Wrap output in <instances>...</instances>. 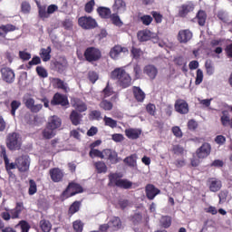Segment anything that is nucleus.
I'll list each match as a JSON object with an SVG mask.
<instances>
[{
	"label": "nucleus",
	"mask_w": 232,
	"mask_h": 232,
	"mask_svg": "<svg viewBox=\"0 0 232 232\" xmlns=\"http://www.w3.org/2000/svg\"><path fill=\"white\" fill-rule=\"evenodd\" d=\"M110 77L113 81H117L121 88H128V86H130L131 84V76L126 72V70H124L123 67L114 69L111 72Z\"/></svg>",
	"instance_id": "obj_1"
},
{
	"label": "nucleus",
	"mask_w": 232,
	"mask_h": 232,
	"mask_svg": "<svg viewBox=\"0 0 232 232\" xmlns=\"http://www.w3.org/2000/svg\"><path fill=\"white\" fill-rule=\"evenodd\" d=\"M5 144L11 151H17L18 150H21V146H23V139L19 134L13 132L8 134L5 140Z\"/></svg>",
	"instance_id": "obj_2"
},
{
	"label": "nucleus",
	"mask_w": 232,
	"mask_h": 232,
	"mask_svg": "<svg viewBox=\"0 0 232 232\" xmlns=\"http://www.w3.org/2000/svg\"><path fill=\"white\" fill-rule=\"evenodd\" d=\"M109 179V186H117L118 188H123L124 189L131 188V182L128 179H121L119 174H111Z\"/></svg>",
	"instance_id": "obj_3"
},
{
	"label": "nucleus",
	"mask_w": 232,
	"mask_h": 232,
	"mask_svg": "<svg viewBox=\"0 0 232 232\" xmlns=\"http://www.w3.org/2000/svg\"><path fill=\"white\" fill-rule=\"evenodd\" d=\"M77 193H82V187L77 183H71L63 192L61 198L62 200H66V198H70V197H73V195H77Z\"/></svg>",
	"instance_id": "obj_4"
},
{
	"label": "nucleus",
	"mask_w": 232,
	"mask_h": 232,
	"mask_svg": "<svg viewBox=\"0 0 232 232\" xmlns=\"http://www.w3.org/2000/svg\"><path fill=\"white\" fill-rule=\"evenodd\" d=\"M84 57L89 63L99 61L102 57L101 51L95 47H89L84 52Z\"/></svg>",
	"instance_id": "obj_5"
},
{
	"label": "nucleus",
	"mask_w": 232,
	"mask_h": 232,
	"mask_svg": "<svg viewBox=\"0 0 232 232\" xmlns=\"http://www.w3.org/2000/svg\"><path fill=\"white\" fill-rule=\"evenodd\" d=\"M79 25L84 30H92L97 26V22L92 16H82L78 19Z\"/></svg>",
	"instance_id": "obj_6"
},
{
	"label": "nucleus",
	"mask_w": 232,
	"mask_h": 232,
	"mask_svg": "<svg viewBox=\"0 0 232 232\" xmlns=\"http://www.w3.org/2000/svg\"><path fill=\"white\" fill-rule=\"evenodd\" d=\"M24 102L26 108L33 111V113H38V111H41V110H43V104H35V100L32 97L25 96L24 98Z\"/></svg>",
	"instance_id": "obj_7"
},
{
	"label": "nucleus",
	"mask_w": 232,
	"mask_h": 232,
	"mask_svg": "<svg viewBox=\"0 0 232 232\" xmlns=\"http://www.w3.org/2000/svg\"><path fill=\"white\" fill-rule=\"evenodd\" d=\"M16 168L19 171L24 172L30 169V157L24 155L16 159Z\"/></svg>",
	"instance_id": "obj_8"
},
{
	"label": "nucleus",
	"mask_w": 232,
	"mask_h": 232,
	"mask_svg": "<svg viewBox=\"0 0 232 232\" xmlns=\"http://www.w3.org/2000/svg\"><path fill=\"white\" fill-rule=\"evenodd\" d=\"M138 39L141 43L150 41V39H153L154 43H157V41H159L157 38V34L151 33V31L150 30H143V31L138 32Z\"/></svg>",
	"instance_id": "obj_9"
},
{
	"label": "nucleus",
	"mask_w": 232,
	"mask_h": 232,
	"mask_svg": "<svg viewBox=\"0 0 232 232\" xmlns=\"http://www.w3.org/2000/svg\"><path fill=\"white\" fill-rule=\"evenodd\" d=\"M174 108L178 113H180V115L189 113V105L184 100H177Z\"/></svg>",
	"instance_id": "obj_10"
},
{
	"label": "nucleus",
	"mask_w": 232,
	"mask_h": 232,
	"mask_svg": "<svg viewBox=\"0 0 232 232\" xmlns=\"http://www.w3.org/2000/svg\"><path fill=\"white\" fill-rule=\"evenodd\" d=\"M208 187L209 191L217 193V191H220V189H222V181L217 178H210L208 180Z\"/></svg>",
	"instance_id": "obj_11"
},
{
	"label": "nucleus",
	"mask_w": 232,
	"mask_h": 232,
	"mask_svg": "<svg viewBox=\"0 0 232 232\" xmlns=\"http://www.w3.org/2000/svg\"><path fill=\"white\" fill-rule=\"evenodd\" d=\"M209 153H211V145L209 143H203L196 151L198 159H206Z\"/></svg>",
	"instance_id": "obj_12"
},
{
	"label": "nucleus",
	"mask_w": 232,
	"mask_h": 232,
	"mask_svg": "<svg viewBox=\"0 0 232 232\" xmlns=\"http://www.w3.org/2000/svg\"><path fill=\"white\" fill-rule=\"evenodd\" d=\"M2 79L5 82L12 83L15 81V73L10 68H3L1 70Z\"/></svg>",
	"instance_id": "obj_13"
},
{
	"label": "nucleus",
	"mask_w": 232,
	"mask_h": 232,
	"mask_svg": "<svg viewBox=\"0 0 232 232\" xmlns=\"http://www.w3.org/2000/svg\"><path fill=\"white\" fill-rule=\"evenodd\" d=\"M195 10V5L191 2H188L187 4H183L179 7V17H186L189 12H193Z\"/></svg>",
	"instance_id": "obj_14"
},
{
	"label": "nucleus",
	"mask_w": 232,
	"mask_h": 232,
	"mask_svg": "<svg viewBox=\"0 0 232 232\" xmlns=\"http://www.w3.org/2000/svg\"><path fill=\"white\" fill-rule=\"evenodd\" d=\"M117 157H118L117 152H115L114 150H111L110 149H106L102 150V159H105V160L107 159L112 164H116V162H118Z\"/></svg>",
	"instance_id": "obj_15"
},
{
	"label": "nucleus",
	"mask_w": 232,
	"mask_h": 232,
	"mask_svg": "<svg viewBox=\"0 0 232 232\" xmlns=\"http://www.w3.org/2000/svg\"><path fill=\"white\" fill-rule=\"evenodd\" d=\"M193 38V33L191 31L185 29L179 32L178 34V41H179L182 44H186L188 41H191Z\"/></svg>",
	"instance_id": "obj_16"
},
{
	"label": "nucleus",
	"mask_w": 232,
	"mask_h": 232,
	"mask_svg": "<svg viewBox=\"0 0 232 232\" xmlns=\"http://www.w3.org/2000/svg\"><path fill=\"white\" fill-rule=\"evenodd\" d=\"M51 104L53 106H56L57 104H61V106H67L68 104V98L61 93H55L53 100L51 101Z\"/></svg>",
	"instance_id": "obj_17"
},
{
	"label": "nucleus",
	"mask_w": 232,
	"mask_h": 232,
	"mask_svg": "<svg viewBox=\"0 0 232 232\" xmlns=\"http://www.w3.org/2000/svg\"><path fill=\"white\" fill-rule=\"evenodd\" d=\"M49 173L53 182H61L63 180V177H64L63 170L58 168L50 169Z\"/></svg>",
	"instance_id": "obj_18"
},
{
	"label": "nucleus",
	"mask_w": 232,
	"mask_h": 232,
	"mask_svg": "<svg viewBox=\"0 0 232 232\" xmlns=\"http://www.w3.org/2000/svg\"><path fill=\"white\" fill-rule=\"evenodd\" d=\"M71 104L72 107L75 108L77 111H80V113H82V111H86V110H88V106H86V103L77 98H73L71 101Z\"/></svg>",
	"instance_id": "obj_19"
},
{
	"label": "nucleus",
	"mask_w": 232,
	"mask_h": 232,
	"mask_svg": "<svg viewBox=\"0 0 232 232\" xmlns=\"http://www.w3.org/2000/svg\"><path fill=\"white\" fill-rule=\"evenodd\" d=\"M51 83L53 88H59L60 90H63V92H70V87H68V84L63 82V80L59 78H51Z\"/></svg>",
	"instance_id": "obj_20"
},
{
	"label": "nucleus",
	"mask_w": 232,
	"mask_h": 232,
	"mask_svg": "<svg viewBox=\"0 0 232 232\" xmlns=\"http://www.w3.org/2000/svg\"><path fill=\"white\" fill-rule=\"evenodd\" d=\"M160 193V190L155 188L153 185L149 184L146 186V196L149 200H153Z\"/></svg>",
	"instance_id": "obj_21"
},
{
	"label": "nucleus",
	"mask_w": 232,
	"mask_h": 232,
	"mask_svg": "<svg viewBox=\"0 0 232 232\" xmlns=\"http://www.w3.org/2000/svg\"><path fill=\"white\" fill-rule=\"evenodd\" d=\"M142 130L140 129L130 128L125 130L126 137H128V139H130L131 140H136V139H139Z\"/></svg>",
	"instance_id": "obj_22"
},
{
	"label": "nucleus",
	"mask_w": 232,
	"mask_h": 232,
	"mask_svg": "<svg viewBox=\"0 0 232 232\" xmlns=\"http://www.w3.org/2000/svg\"><path fill=\"white\" fill-rule=\"evenodd\" d=\"M122 227V222L121 221V218L114 217L111 218L109 221V229L111 231H119Z\"/></svg>",
	"instance_id": "obj_23"
},
{
	"label": "nucleus",
	"mask_w": 232,
	"mask_h": 232,
	"mask_svg": "<svg viewBox=\"0 0 232 232\" xmlns=\"http://www.w3.org/2000/svg\"><path fill=\"white\" fill-rule=\"evenodd\" d=\"M63 124V121H61V118L57 116H51L48 120V124L47 126L51 128V130H57L59 127Z\"/></svg>",
	"instance_id": "obj_24"
},
{
	"label": "nucleus",
	"mask_w": 232,
	"mask_h": 232,
	"mask_svg": "<svg viewBox=\"0 0 232 232\" xmlns=\"http://www.w3.org/2000/svg\"><path fill=\"white\" fill-rule=\"evenodd\" d=\"M143 73H146L150 79H155L159 73V71L154 65H147L143 69Z\"/></svg>",
	"instance_id": "obj_25"
},
{
	"label": "nucleus",
	"mask_w": 232,
	"mask_h": 232,
	"mask_svg": "<svg viewBox=\"0 0 232 232\" xmlns=\"http://www.w3.org/2000/svg\"><path fill=\"white\" fill-rule=\"evenodd\" d=\"M70 120L73 126H79L82 121V114L77 112V111H72L70 115Z\"/></svg>",
	"instance_id": "obj_26"
},
{
	"label": "nucleus",
	"mask_w": 232,
	"mask_h": 232,
	"mask_svg": "<svg viewBox=\"0 0 232 232\" xmlns=\"http://www.w3.org/2000/svg\"><path fill=\"white\" fill-rule=\"evenodd\" d=\"M122 52H128V49L122 48L121 45H116L111 50L110 55L111 59H119V55H121Z\"/></svg>",
	"instance_id": "obj_27"
},
{
	"label": "nucleus",
	"mask_w": 232,
	"mask_h": 232,
	"mask_svg": "<svg viewBox=\"0 0 232 232\" xmlns=\"http://www.w3.org/2000/svg\"><path fill=\"white\" fill-rule=\"evenodd\" d=\"M132 90L136 101H138V102H143L144 99H146V94L142 92V89L140 87H133Z\"/></svg>",
	"instance_id": "obj_28"
},
{
	"label": "nucleus",
	"mask_w": 232,
	"mask_h": 232,
	"mask_svg": "<svg viewBox=\"0 0 232 232\" xmlns=\"http://www.w3.org/2000/svg\"><path fill=\"white\" fill-rule=\"evenodd\" d=\"M50 53H52L51 46L47 47L46 49L44 48L41 49L40 57H42L44 63H48V61H50V59L52 58Z\"/></svg>",
	"instance_id": "obj_29"
},
{
	"label": "nucleus",
	"mask_w": 232,
	"mask_h": 232,
	"mask_svg": "<svg viewBox=\"0 0 232 232\" xmlns=\"http://www.w3.org/2000/svg\"><path fill=\"white\" fill-rule=\"evenodd\" d=\"M113 8L122 14V12H126V2L124 0H115Z\"/></svg>",
	"instance_id": "obj_30"
},
{
	"label": "nucleus",
	"mask_w": 232,
	"mask_h": 232,
	"mask_svg": "<svg viewBox=\"0 0 232 232\" xmlns=\"http://www.w3.org/2000/svg\"><path fill=\"white\" fill-rule=\"evenodd\" d=\"M21 211H23V203H17L16 207L9 211L11 218H19Z\"/></svg>",
	"instance_id": "obj_31"
},
{
	"label": "nucleus",
	"mask_w": 232,
	"mask_h": 232,
	"mask_svg": "<svg viewBox=\"0 0 232 232\" xmlns=\"http://www.w3.org/2000/svg\"><path fill=\"white\" fill-rule=\"evenodd\" d=\"M15 31V26L12 24H6L0 26V37H6L8 32Z\"/></svg>",
	"instance_id": "obj_32"
},
{
	"label": "nucleus",
	"mask_w": 232,
	"mask_h": 232,
	"mask_svg": "<svg viewBox=\"0 0 232 232\" xmlns=\"http://www.w3.org/2000/svg\"><path fill=\"white\" fill-rule=\"evenodd\" d=\"M98 14L103 19H110L111 17V10L108 7H99Z\"/></svg>",
	"instance_id": "obj_33"
},
{
	"label": "nucleus",
	"mask_w": 232,
	"mask_h": 232,
	"mask_svg": "<svg viewBox=\"0 0 232 232\" xmlns=\"http://www.w3.org/2000/svg\"><path fill=\"white\" fill-rule=\"evenodd\" d=\"M93 165L97 173H106L108 171V167L106 166V163L102 161H96L93 163Z\"/></svg>",
	"instance_id": "obj_34"
},
{
	"label": "nucleus",
	"mask_w": 232,
	"mask_h": 232,
	"mask_svg": "<svg viewBox=\"0 0 232 232\" xmlns=\"http://www.w3.org/2000/svg\"><path fill=\"white\" fill-rule=\"evenodd\" d=\"M160 224L161 227L168 229L171 226V217L169 216H162L160 219Z\"/></svg>",
	"instance_id": "obj_35"
},
{
	"label": "nucleus",
	"mask_w": 232,
	"mask_h": 232,
	"mask_svg": "<svg viewBox=\"0 0 232 232\" xmlns=\"http://www.w3.org/2000/svg\"><path fill=\"white\" fill-rule=\"evenodd\" d=\"M56 134H57V132L53 129L48 127V125L43 130L44 139H53V136L56 135Z\"/></svg>",
	"instance_id": "obj_36"
},
{
	"label": "nucleus",
	"mask_w": 232,
	"mask_h": 232,
	"mask_svg": "<svg viewBox=\"0 0 232 232\" xmlns=\"http://www.w3.org/2000/svg\"><path fill=\"white\" fill-rule=\"evenodd\" d=\"M137 154H132L130 157L124 159L125 164L130 166L131 168H135L137 166Z\"/></svg>",
	"instance_id": "obj_37"
},
{
	"label": "nucleus",
	"mask_w": 232,
	"mask_h": 232,
	"mask_svg": "<svg viewBox=\"0 0 232 232\" xmlns=\"http://www.w3.org/2000/svg\"><path fill=\"white\" fill-rule=\"evenodd\" d=\"M100 108L104 111H111L113 110V103L110 101L103 100L100 102Z\"/></svg>",
	"instance_id": "obj_38"
},
{
	"label": "nucleus",
	"mask_w": 232,
	"mask_h": 232,
	"mask_svg": "<svg viewBox=\"0 0 232 232\" xmlns=\"http://www.w3.org/2000/svg\"><path fill=\"white\" fill-rule=\"evenodd\" d=\"M197 19L199 26H204L206 24V19H208V15L204 11H198L197 14Z\"/></svg>",
	"instance_id": "obj_39"
},
{
	"label": "nucleus",
	"mask_w": 232,
	"mask_h": 232,
	"mask_svg": "<svg viewBox=\"0 0 232 232\" xmlns=\"http://www.w3.org/2000/svg\"><path fill=\"white\" fill-rule=\"evenodd\" d=\"M40 227L44 232H50L52 230V223L48 220L43 219L40 221Z\"/></svg>",
	"instance_id": "obj_40"
},
{
	"label": "nucleus",
	"mask_w": 232,
	"mask_h": 232,
	"mask_svg": "<svg viewBox=\"0 0 232 232\" xmlns=\"http://www.w3.org/2000/svg\"><path fill=\"white\" fill-rule=\"evenodd\" d=\"M103 122L105 123V126H109V128H117V121L108 116H104Z\"/></svg>",
	"instance_id": "obj_41"
},
{
	"label": "nucleus",
	"mask_w": 232,
	"mask_h": 232,
	"mask_svg": "<svg viewBox=\"0 0 232 232\" xmlns=\"http://www.w3.org/2000/svg\"><path fill=\"white\" fill-rule=\"evenodd\" d=\"M38 8H39V17H41V19H48L50 17V14L48 11H46L45 6L38 5Z\"/></svg>",
	"instance_id": "obj_42"
},
{
	"label": "nucleus",
	"mask_w": 232,
	"mask_h": 232,
	"mask_svg": "<svg viewBox=\"0 0 232 232\" xmlns=\"http://www.w3.org/2000/svg\"><path fill=\"white\" fill-rule=\"evenodd\" d=\"M72 227L75 232H82V229L84 228V223L81 220H76L72 223Z\"/></svg>",
	"instance_id": "obj_43"
},
{
	"label": "nucleus",
	"mask_w": 232,
	"mask_h": 232,
	"mask_svg": "<svg viewBox=\"0 0 232 232\" xmlns=\"http://www.w3.org/2000/svg\"><path fill=\"white\" fill-rule=\"evenodd\" d=\"M21 106V102L19 101H13L11 102V114L15 117V111H17V110H19Z\"/></svg>",
	"instance_id": "obj_44"
},
{
	"label": "nucleus",
	"mask_w": 232,
	"mask_h": 232,
	"mask_svg": "<svg viewBox=\"0 0 232 232\" xmlns=\"http://www.w3.org/2000/svg\"><path fill=\"white\" fill-rule=\"evenodd\" d=\"M4 160H5V168L6 169H15V168H17V163H10V160H8V156L4 155Z\"/></svg>",
	"instance_id": "obj_45"
},
{
	"label": "nucleus",
	"mask_w": 232,
	"mask_h": 232,
	"mask_svg": "<svg viewBox=\"0 0 232 232\" xmlns=\"http://www.w3.org/2000/svg\"><path fill=\"white\" fill-rule=\"evenodd\" d=\"M207 75H213L215 73V66H213V63L211 62H206L205 63Z\"/></svg>",
	"instance_id": "obj_46"
},
{
	"label": "nucleus",
	"mask_w": 232,
	"mask_h": 232,
	"mask_svg": "<svg viewBox=\"0 0 232 232\" xmlns=\"http://www.w3.org/2000/svg\"><path fill=\"white\" fill-rule=\"evenodd\" d=\"M36 72L38 73L39 77H42L43 79H46V77H48V72L43 66L36 67Z\"/></svg>",
	"instance_id": "obj_47"
},
{
	"label": "nucleus",
	"mask_w": 232,
	"mask_h": 232,
	"mask_svg": "<svg viewBox=\"0 0 232 232\" xmlns=\"http://www.w3.org/2000/svg\"><path fill=\"white\" fill-rule=\"evenodd\" d=\"M89 155L92 159H95V157H98L99 159H102V151L97 149H91Z\"/></svg>",
	"instance_id": "obj_48"
},
{
	"label": "nucleus",
	"mask_w": 232,
	"mask_h": 232,
	"mask_svg": "<svg viewBox=\"0 0 232 232\" xmlns=\"http://www.w3.org/2000/svg\"><path fill=\"white\" fill-rule=\"evenodd\" d=\"M202 81H204V72H202V70L198 69L195 84L196 85L201 84Z\"/></svg>",
	"instance_id": "obj_49"
},
{
	"label": "nucleus",
	"mask_w": 232,
	"mask_h": 232,
	"mask_svg": "<svg viewBox=\"0 0 232 232\" xmlns=\"http://www.w3.org/2000/svg\"><path fill=\"white\" fill-rule=\"evenodd\" d=\"M29 185V195H35L37 193V184H35L34 179H30Z\"/></svg>",
	"instance_id": "obj_50"
},
{
	"label": "nucleus",
	"mask_w": 232,
	"mask_h": 232,
	"mask_svg": "<svg viewBox=\"0 0 232 232\" xmlns=\"http://www.w3.org/2000/svg\"><path fill=\"white\" fill-rule=\"evenodd\" d=\"M81 208V203L79 201H75L69 208V213H71V215H73L75 213H77V211H79Z\"/></svg>",
	"instance_id": "obj_51"
},
{
	"label": "nucleus",
	"mask_w": 232,
	"mask_h": 232,
	"mask_svg": "<svg viewBox=\"0 0 232 232\" xmlns=\"http://www.w3.org/2000/svg\"><path fill=\"white\" fill-rule=\"evenodd\" d=\"M111 21L112 24H115V26H121L122 25V21H121V17L117 14H111Z\"/></svg>",
	"instance_id": "obj_52"
},
{
	"label": "nucleus",
	"mask_w": 232,
	"mask_h": 232,
	"mask_svg": "<svg viewBox=\"0 0 232 232\" xmlns=\"http://www.w3.org/2000/svg\"><path fill=\"white\" fill-rule=\"evenodd\" d=\"M90 118L92 119V121H101V119H102V114L100 111H92L90 113Z\"/></svg>",
	"instance_id": "obj_53"
},
{
	"label": "nucleus",
	"mask_w": 232,
	"mask_h": 232,
	"mask_svg": "<svg viewBox=\"0 0 232 232\" xmlns=\"http://www.w3.org/2000/svg\"><path fill=\"white\" fill-rule=\"evenodd\" d=\"M103 97L104 99H107V97H111V95H113V89H111L110 87V85H107L104 89H103Z\"/></svg>",
	"instance_id": "obj_54"
},
{
	"label": "nucleus",
	"mask_w": 232,
	"mask_h": 232,
	"mask_svg": "<svg viewBox=\"0 0 232 232\" xmlns=\"http://www.w3.org/2000/svg\"><path fill=\"white\" fill-rule=\"evenodd\" d=\"M93 6H95V1L91 0L85 5V12H87V14H92V12H93Z\"/></svg>",
	"instance_id": "obj_55"
},
{
	"label": "nucleus",
	"mask_w": 232,
	"mask_h": 232,
	"mask_svg": "<svg viewBox=\"0 0 232 232\" xmlns=\"http://www.w3.org/2000/svg\"><path fill=\"white\" fill-rule=\"evenodd\" d=\"M19 57L23 61H30V59H32V54H30L29 53H26L25 51H20Z\"/></svg>",
	"instance_id": "obj_56"
},
{
	"label": "nucleus",
	"mask_w": 232,
	"mask_h": 232,
	"mask_svg": "<svg viewBox=\"0 0 232 232\" xmlns=\"http://www.w3.org/2000/svg\"><path fill=\"white\" fill-rule=\"evenodd\" d=\"M140 21L143 23V24L149 26V24H151V21H153V18L150 15H143L140 17Z\"/></svg>",
	"instance_id": "obj_57"
},
{
	"label": "nucleus",
	"mask_w": 232,
	"mask_h": 232,
	"mask_svg": "<svg viewBox=\"0 0 232 232\" xmlns=\"http://www.w3.org/2000/svg\"><path fill=\"white\" fill-rule=\"evenodd\" d=\"M30 10H32L30 4L28 2H23L22 3V12L24 14H30Z\"/></svg>",
	"instance_id": "obj_58"
},
{
	"label": "nucleus",
	"mask_w": 232,
	"mask_h": 232,
	"mask_svg": "<svg viewBox=\"0 0 232 232\" xmlns=\"http://www.w3.org/2000/svg\"><path fill=\"white\" fill-rule=\"evenodd\" d=\"M221 124L224 126H231V120L229 119V116L224 114L221 116Z\"/></svg>",
	"instance_id": "obj_59"
},
{
	"label": "nucleus",
	"mask_w": 232,
	"mask_h": 232,
	"mask_svg": "<svg viewBox=\"0 0 232 232\" xmlns=\"http://www.w3.org/2000/svg\"><path fill=\"white\" fill-rule=\"evenodd\" d=\"M131 54L134 57V59H139L140 57V55H142V52L139 48L132 47Z\"/></svg>",
	"instance_id": "obj_60"
},
{
	"label": "nucleus",
	"mask_w": 232,
	"mask_h": 232,
	"mask_svg": "<svg viewBox=\"0 0 232 232\" xmlns=\"http://www.w3.org/2000/svg\"><path fill=\"white\" fill-rule=\"evenodd\" d=\"M215 142L218 143V146H224V144H226V137L218 135L215 138Z\"/></svg>",
	"instance_id": "obj_61"
},
{
	"label": "nucleus",
	"mask_w": 232,
	"mask_h": 232,
	"mask_svg": "<svg viewBox=\"0 0 232 232\" xmlns=\"http://www.w3.org/2000/svg\"><path fill=\"white\" fill-rule=\"evenodd\" d=\"M81 131H82L81 129L72 130H71L70 135L71 137H73V139H81Z\"/></svg>",
	"instance_id": "obj_62"
},
{
	"label": "nucleus",
	"mask_w": 232,
	"mask_h": 232,
	"mask_svg": "<svg viewBox=\"0 0 232 232\" xmlns=\"http://www.w3.org/2000/svg\"><path fill=\"white\" fill-rule=\"evenodd\" d=\"M172 133L175 135V137L180 138L182 137V130H180V127L175 126L172 128Z\"/></svg>",
	"instance_id": "obj_63"
},
{
	"label": "nucleus",
	"mask_w": 232,
	"mask_h": 232,
	"mask_svg": "<svg viewBox=\"0 0 232 232\" xmlns=\"http://www.w3.org/2000/svg\"><path fill=\"white\" fill-rule=\"evenodd\" d=\"M20 227L22 229V232H28L30 231V225L26 221L20 222Z\"/></svg>",
	"instance_id": "obj_64"
}]
</instances>
